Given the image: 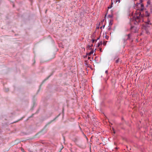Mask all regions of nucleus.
Wrapping results in <instances>:
<instances>
[{"label": "nucleus", "mask_w": 152, "mask_h": 152, "mask_svg": "<svg viewBox=\"0 0 152 152\" xmlns=\"http://www.w3.org/2000/svg\"><path fill=\"white\" fill-rule=\"evenodd\" d=\"M126 36H127V39L124 38L123 39V43L125 44L126 43V42L127 40H130L131 39V34H129L128 35H125Z\"/></svg>", "instance_id": "1"}, {"label": "nucleus", "mask_w": 152, "mask_h": 152, "mask_svg": "<svg viewBox=\"0 0 152 152\" xmlns=\"http://www.w3.org/2000/svg\"><path fill=\"white\" fill-rule=\"evenodd\" d=\"M130 30L132 32L134 33H136L138 31L137 28L134 26H132L130 28Z\"/></svg>", "instance_id": "2"}, {"label": "nucleus", "mask_w": 152, "mask_h": 152, "mask_svg": "<svg viewBox=\"0 0 152 152\" xmlns=\"http://www.w3.org/2000/svg\"><path fill=\"white\" fill-rule=\"evenodd\" d=\"M151 25V23H150V21L148 19L147 22H146V24L144 25V26H146V27H150L149 25Z\"/></svg>", "instance_id": "3"}, {"label": "nucleus", "mask_w": 152, "mask_h": 152, "mask_svg": "<svg viewBox=\"0 0 152 152\" xmlns=\"http://www.w3.org/2000/svg\"><path fill=\"white\" fill-rule=\"evenodd\" d=\"M79 139V138L78 137H75L72 139V140L75 143H76L78 142Z\"/></svg>", "instance_id": "4"}, {"label": "nucleus", "mask_w": 152, "mask_h": 152, "mask_svg": "<svg viewBox=\"0 0 152 152\" xmlns=\"http://www.w3.org/2000/svg\"><path fill=\"white\" fill-rule=\"evenodd\" d=\"M93 44H91V45H88L87 47V49L88 50H92V48H91V47H93Z\"/></svg>", "instance_id": "5"}, {"label": "nucleus", "mask_w": 152, "mask_h": 152, "mask_svg": "<svg viewBox=\"0 0 152 152\" xmlns=\"http://www.w3.org/2000/svg\"><path fill=\"white\" fill-rule=\"evenodd\" d=\"M94 52V50L93 49H92L91 51L89 53H87L86 55H87L90 56L91 54H93Z\"/></svg>", "instance_id": "6"}, {"label": "nucleus", "mask_w": 152, "mask_h": 152, "mask_svg": "<svg viewBox=\"0 0 152 152\" xmlns=\"http://www.w3.org/2000/svg\"><path fill=\"white\" fill-rule=\"evenodd\" d=\"M148 28V27H146V26L144 27V28L146 31V32L147 33H148V31L147 30Z\"/></svg>", "instance_id": "7"}, {"label": "nucleus", "mask_w": 152, "mask_h": 152, "mask_svg": "<svg viewBox=\"0 0 152 152\" xmlns=\"http://www.w3.org/2000/svg\"><path fill=\"white\" fill-rule=\"evenodd\" d=\"M102 41H101L99 42H98L97 44V47H99L101 45H102Z\"/></svg>", "instance_id": "8"}, {"label": "nucleus", "mask_w": 152, "mask_h": 152, "mask_svg": "<svg viewBox=\"0 0 152 152\" xmlns=\"http://www.w3.org/2000/svg\"><path fill=\"white\" fill-rule=\"evenodd\" d=\"M112 21H113L112 20H110L109 26H111L112 25Z\"/></svg>", "instance_id": "9"}, {"label": "nucleus", "mask_w": 152, "mask_h": 152, "mask_svg": "<svg viewBox=\"0 0 152 152\" xmlns=\"http://www.w3.org/2000/svg\"><path fill=\"white\" fill-rule=\"evenodd\" d=\"M150 4H151V1H150L149 0H148L147 1V5H146V7H147L148 6V5Z\"/></svg>", "instance_id": "10"}, {"label": "nucleus", "mask_w": 152, "mask_h": 152, "mask_svg": "<svg viewBox=\"0 0 152 152\" xmlns=\"http://www.w3.org/2000/svg\"><path fill=\"white\" fill-rule=\"evenodd\" d=\"M145 15L146 16H149V14L148 13L147 11H145Z\"/></svg>", "instance_id": "11"}, {"label": "nucleus", "mask_w": 152, "mask_h": 152, "mask_svg": "<svg viewBox=\"0 0 152 152\" xmlns=\"http://www.w3.org/2000/svg\"><path fill=\"white\" fill-rule=\"evenodd\" d=\"M113 16L112 15H108V17L109 18H112Z\"/></svg>", "instance_id": "12"}, {"label": "nucleus", "mask_w": 152, "mask_h": 152, "mask_svg": "<svg viewBox=\"0 0 152 152\" xmlns=\"http://www.w3.org/2000/svg\"><path fill=\"white\" fill-rule=\"evenodd\" d=\"M105 26V25H103L102 26L100 27V29H103Z\"/></svg>", "instance_id": "13"}, {"label": "nucleus", "mask_w": 152, "mask_h": 152, "mask_svg": "<svg viewBox=\"0 0 152 152\" xmlns=\"http://www.w3.org/2000/svg\"><path fill=\"white\" fill-rule=\"evenodd\" d=\"M107 41H104L103 42V45H105L106 44V42Z\"/></svg>", "instance_id": "14"}, {"label": "nucleus", "mask_w": 152, "mask_h": 152, "mask_svg": "<svg viewBox=\"0 0 152 152\" xmlns=\"http://www.w3.org/2000/svg\"><path fill=\"white\" fill-rule=\"evenodd\" d=\"M119 59L118 58L116 60L115 63H117L119 62Z\"/></svg>", "instance_id": "15"}, {"label": "nucleus", "mask_w": 152, "mask_h": 152, "mask_svg": "<svg viewBox=\"0 0 152 152\" xmlns=\"http://www.w3.org/2000/svg\"><path fill=\"white\" fill-rule=\"evenodd\" d=\"M140 5L142 8H144V5L142 4H140Z\"/></svg>", "instance_id": "16"}, {"label": "nucleus", "mask_w": 152, "mask_h": 152, "mask_svg": "<svg viewBox=\"0 0 152 152\" xmlns=\"http://www.w3.org/2000/svg\"><path fill=\"white\" fill-rule=\"evenodd\" d=\"M112 7V5H110L108 7V9H110Z\"/></svg>", "instance_id": "17"}, {"label": "nucleus", "mask_w": 152, "mask_h": 152, "mask_svg": "<svg viewBox=\"0 0 152 152\" xmlns=\"http://www.w3.org/2000/svg\"><path fill=\"white\" fill-rule=\"evenodd\" d=\"M108 27H109V28H108V31L110 30L111 29V26H109Z\"/></svg>", "instance_id": "18"}, {"label": "nucleus", "mask_w": 152, "mask_h": 152, "mask_svg": "<svg viewBox=\"0 0 152 152\" xmlns=\"http://www.w3.org/2000/svg\"><path fill=\"white\" fill-rule=\"evenodd\" d=\"M142 1V0H140V3H138V4H140V3H141Z\"/></svg>", "instance_id": "19"}, {"label": "nucleus", "mask_w": 152, "mask_h": 152, "mask_svg": "<svg viewBox=\"0 0 152 152\" xmlns=\"http://www.w3.org/2000/svg\"><path fill=\"white\" fill-rule=\"evenodd\" d=\"M92 43H94V41H95V39H93L92 40Z\"/></svg>", "instance_id": "20"}, {"label": "nucleus", "mask_w": 152, "mask_h": 152, "mask_svg": "<svg viewBox=\"0 0 152 152\" xmlns=\"http://www.w3.org/2000/svg\"><path fill=\"white\" fill-rule=\"evenodd\" d=\"M105 73L106 74H107L108 73V71L107 70H106L105 71Z\"/></svg>", "instance_id": "21"}, {"label": "nucleus", "mask_w": 152, "mask_h": 152, "mask_svg": "<svg viewBox=\"0 0 152 152\" xmlns=\"http://www.w3.org/2000/svg\"><path fill=\"white\" fill-rule=\"evenodd\" d=\"M115 1L116 3L118 1L119 2H120V0H119V1H118V0H115Z\"/></svg>", "instance_id": "22"}, {"label": "nucleus", "mask_w": 152, "mask_h": 152, "mask_svg": "<svg viewBox=\"0 0 152 152\" xmlns=\"http://www.w3.org/2000/svg\"><path fill=\"white\" fill-rule=\"evenodd\" d=\"M144 8H142L141 7V8L140 9V10L141 11H143V10H144Z\"/></svg>", "instance_id": "23"}, {"label": "nucleus", "mask_w": 152, "mask_h": 152, "mask_svg": "<svg viewBox=\"0 0 152 152\" xmlns=\"http://www.w3.org/2000/svg\"><path fill=\"white\" fill-rule=\"evenodd\" d=\"M108 37H108V36H105V38H106V39H108Z\"/></svg>", "instance_id": "24"}, {"label": "nucleus", "mask_w": 152, "mask_h": 152, "mask_svg": "<svg viewBox=\"0 0 152 152\" xmlns=\"http://www.w3.org/2000/svg\"><path fill=\"white\" fill-rule=\"evenodd\" d=\"M91 59V57H90L88 56V60L90 59Z\"/></svg>", "instance_id": "25"}, {"label": "nucleus", "mask_w": 152, "mask_h": 152, "mask_svg": "<svg viewBox=\"0 0 152 152\" xmlns=\"http://www.w3.org/2000/svg\"><path fill=\"white\" fill-rule=\"evenodd\" d=\"M113 132L114 134H115V131L114 130V129L113 128Z\"/></svg>", "instance_id": "26"}, {"label": "nucleus", "mask_w": 152, "mask_h": 152, "mask_svg": "<svg viewBox=\"0 0 152 152\" xmlns=\"http://www.w3.org/2000/svg\"><path fill=\"white\" fill-rule=\"evenodd\" d=\"M104 19L102 20L101 21V22L103 23L104 22Z\"/></svg>", "instance_id": "27"}, {"label": "nucleus", "mask_w": 152, "mask_h": 152, "mask_svg": "<svg viewBox=\"0 0 152 152\" xmlns=\"http://www.w3.org/2000/svg\"><path fill=\"white\" fill-rule=\"evenodd\" d=\"M99 50L100 51H102V49L101 48H100Z\"/></svg>", "instance_id": "28"}, {"label": "nucleus", "mask_w": 152, "mask_h": 152, "mask_svg": "<svg viewBox=\"0 0 152 152\" xmlns=\"http://www.w3.org/2000/svg\"><path fill=\"white\" fill-rule=\"evenodd\" d=\"M99 26H97L96 27V29H99Z\"/></svg>", "instance_id": "29"}, {"label": "nucleus", "mask_w": 152, "mask_h": 152, "mask_svg": "<svg viewBox=\"0 0 152 152\" xmlns=\"http://www.w3.org/2000/svg\"><path fill=\"white\" fill-rule=\"evenodd\" d=\"M113 4V2L112 1V2H111V5H112Z\"/></svg>", "instance_id": "30"}, {"label": "nucleus", "mask_w": 152, "mask_h": 152, "mask_svg": "<svg viewBox=\"0 0 152 152\" xmlns=\"http://www.w3.org/2000/svg\"><path fill=\"white\" fill-rule=\"evenodd\" d=\"M99 38H100V37H99V38H98L97 39V40H98L99 39Z\"/></svg>", "instance_id": "31"}, {"label": "nucleus", "mask_w": 152, "mask_h": 152, "mask_svg": "<svg viewBox=\"0 0 152 152\" xmlns=\"http://www.w3.org/2000/svg\"><path fill=\"white\" fill-rule=\"evenodd\" d=\"M87 56V55H86L84 57V58H85V57H86Z\"/></svg>", "instance_id": "32"}, {"label": "nucleus", "mask_w": 152, "mask_h": 152, "mask_svg": "<svg viewBox=\"0 0 152 152\" xmlns=\"http://www.w3.org/2000/svg\"><path fill=\"white\" fill-rule=\"evenodd\" d=\"M97 39H95V41H97Z\"/></svg>", "instance_id": "33"}, {"label": "nucleus", "mask_w": 152, "mask_h": 152, "mask_svg": "<svg viewBox=\"0 0 152 152\" xmlns=\"http://www.w3.org/2000/svg\"><path fill=\"white\" fill-rule=\"evenodd\" d=\"M99 25H100V23H99Z\"/></svg>", "instance_id": "34"}, {"label": "nucleus", "mask_w": 152, "mask_h": 152, "mask_svg": "<svg viewBox=\"0 0 152 152\" xmlns=\"http://www.w3.org/2000/svg\"><path fill=\"white\" fill-rule=\"evenodd\" d=\"M8 90H6V91H8Z\"/></svg>", "instance_id": "35"}]
</instances>
